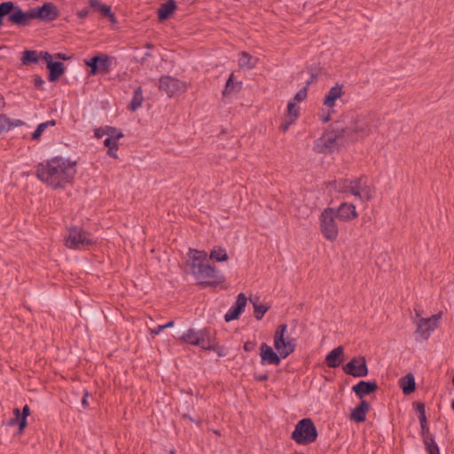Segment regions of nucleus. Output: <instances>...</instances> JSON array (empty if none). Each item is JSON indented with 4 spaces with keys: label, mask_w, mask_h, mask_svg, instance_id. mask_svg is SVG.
Wrapping results in <instances>:
<instances>
[{
    "label": "nucleus",
    "mask_w": 454,
    "mask_h": 454,
    "mask_svg": "<svg viewBox=\"0 0 454 454\" xmlns=\"http://www.w3.org/2000/svg\"><path fill=\"white\" fill-rule=\"evenodd\" d=\"M76 164L75 160L55 157L40 163L36 168V176L54 189L63 188L73 181L76 174Z\"/></svg>",
    "instance_id": "obj_1"
},
{
    "label": "nucleus",
    "mask_w": 454,
    "mask_h": 454,
    "mask_svg": "<svg viewBox=\"0 0 454 454\" xmlns=\"http://www.w3.org/2000/svg\"><path fill=\"white\" fill-rule=\"evenodd\" d=\"M377 116L373 113H347L339 121L340 134L349 141H358L367 137L377 127Z\"/></svg>",
    "instance_id": "obj_2"
},
{
    "label": "nucleus",
    "mask_w": 454,
    "mask_h": 454,
    "mask_svg": "<svg viewBox=\"0 0 454 454\" xmlns=\"http://www.w3.org/2000/svg\"><path fill=\"white\" fill-rule=\"evenodd\" d=\"M59 12L58 7L51 3H45L41 7L32 9L30 12H25L20 8H17L12 12L9 20L17 25H27L31 19H38L43 21H52L59 17Z\"/></svg>",
    "instance_id": "obj_3"
},
{
    "label": "nucleus",
    "mask_w": 454,
    "mask_h": 454,
    "mask_svg": "<svg viewBox=\"0 0 454 454\" xmlns=\"http://www.w3.org/2000/svg\"><path fill=\"white\" fill-rule=\"evenodd\" d=\"M336 189L342 192H350L362 201H369L375 193V187L370 179L365 176H361L353 180H340L334 183Z\"/></svg>",
    "instance_id": "obj_4"
},
{
    "label": "nucleus",
    "mask_w": 454,
    "mask_h": 454,
    "mask_svg": "<svg viewBox=\"0 0 454 454\" xmlns=\"http://www.w3.org/2000/svg\"><path fill=\"white\" fill-rule=\"evenodd\" d=\"M191 273L201 284H208L207 279L222 280L223 277L219 276L215 269L210 265L207 257H191L187 262Z\"/></svg>",
    "instance_id": "obj_5"
},
{
    "label": "nucleus",
    "mask_w": 454,
    "mask_h": 454,
    "mask_svg": "<svg viewBox=\"0 0 454 454\" xmlns=\"http://www.w3.org/2000/svg\"><path fill=\"white\" fill-rule=\"evenodd\" d=\"M291 437L300 445H308L317 440V430L310 419H302L295 425Z\"/></svg>",
    "instance_id": "obj_6"
},
{
    "label": "nucleus",
    "mask_w": 454,
    "mask_h": 454,
    "mask_svg": "<svg viewBox=\"0 0 454 454\" xmlns=\"http://www.w3.org/2000/svg\"><path fill=\"white\" fill-rule=\"evenodd\" d=\"M180 340L190 345L199 346L202 349H215L210 331L207 328L201 330L189 328L182 334Z\"/></svg>",
    "instance_id": "obj_7"
},
{
    "label": "nucleus",
    "mask_w": 454,
    "mask_h": 454,
    "mask_svg": "<svg viewBox=\"0 0 454 454\" xmlns=\"http://www.w3.org/2000/svg\"><path fill=\"white\" fill-rule=\"evenodd\" d=\"M441 315H434L428 318L421 317L420 311L415 309L413 323L416 325V340H425L429 338L431 333L438 327Z\"/></svg>",
    "instance_id": "obj_8"
},
{
    "label": "nucleus",
    "mask_w": 454,
    "mask_h": 454,
    "mask_svg": "<svg viewBox=\"0 0 454 454\" xmlns=\"http://www.w3.org/2000/svg\"><path fill=\"white\" fill-rule=\"evenodd\" d=\"M286 332L287 325H280L274 333V348L283 359L291 355L296 346L294 339L289 338L288 336L286 337Z\"/></svg>",
    "instance_id": "obj_9"
},
{
    "label": "nucleus",
    "mask_w": 454,
    "mask_h": 454,
    "mask_svg": "<svg viewBox=\"0 0 454 454\" xmlns=\"http://www.w3.org/2000/svg\"><path fill=\"white\" fill-rule=\"evenodd\" d=\"M340 123L337 121L335 128L331 131L325 132L315 144V150L317 153H328L334 151L338 146V140L345 138L340 134Z\"/></svg>",
    "instance_id": "obj_10"
},
{
    "label": "nucleus",
    "mask_w": 454,
    "mask_h": 454,
    "mask_svg": "<svg viewBox=\"0 0 454 454\" xmlns=\"http://www.w3.org/2000/svg\"><path fill=\"white\" fill-rule=\"evenodd\" d=\"M336 214L333 208H325L320 215V230L328 240H334L338 236V226L335 221Z\"/></svg>",
    "instance_id": "obj_11"
},
{
    "label": "nucleus",
    "mask_w": 454,
    "mask_h": 454,
    "mask_svg": "<svg viewBox=\"0 0 454 454\" xmlns=\"http://www.w3.org/2000/svg\"><path fill=\"white\" fill-rule=\"evenodd\" d=\"M159 89L171 98L184 93L187 90V84L176 78L167 75L160 79Z\"/></svg>",
    "instance_id": "obj_12"
},
{
    "label": "nucleus",
    "mask_w": 454,
    "mask_h": 454,
    "mask_svg": "<svg viewBox=\"0 0 454 454\" xmlns=\"http://www.w3.org/2000/svg\"><path fill=\"white\" fill-rule=\"evenodd\" d=\"M91 243L89 234L78 227L68 230L65 245L69 248H80Z\"/></svg>",
    "instance_id": "obj_13"
},
{
    "label": "nucleus",
    "mask_w": 454,
    "mask_h": 454,
    "mask_svg": "<svg viewBox=\"0 0 454 454\" xmlns=\"http://www.w3.org/2000/svg\"><path fill=\"white\" fill-rule=\"evenodd\" d=\"M345 373L354 377H365L368 374L366 360L364 356L353 357L343 366Z\"/></svg>",
    "instance_id": "obj_14"
},
{
    "label": "nucleus",
    "mask_w": 454,
    "mask_h": 454,
    "mask_svg": "<svg viewBox=\"0 0 454 454\" xmlns=\"http://www.w3.org/2000/svg\"><path fill=\"white\" fill-rule=\"evenodd\" d=\"M260 356H261V364H272L278 365L281 362L282 357L278 353V351H274L273 348L267 345L266 343H262L260 347Z\"/></svg>",
    "instance_id": "obj_15"
},
{
    "label": "nucleus",
    "mask_w": 454,
    "mask_h": 454,
    "mask_svg": "<svg viewBox=\"0 0 454 454\" xmlns=\"http://www.w3.org/2000/svg\"><path fill=\"white\" fill-rule=\"evenodd\" d=\"M247 299L246 295L243 293H240L238 295L235 303L231 306L229 310L224 315V320L226 322H230L237 319L239 317V315L243 312L247 304Z\"/></svg>",
    "instance_id": "obj_16"
},
{
    "label": "nucleus",
    "mask_w": 454,
    "mask_h": 454,
    "mask_svg": "<svg viewBox=\"0 0 454 454\" xmlns=\"http://www.w3.org/2000/svg\"><path fill=\"white\" fill-rule=\"evenodd\" d=\"M343 95V85L337 83L329 90L324 98L323 104L327 108H332L335 106L337 99H340Z\"/></svg>",
    "instance_id": "obj_17"
},
{
    "label": "nucleus",
    "mask_w": 454,
    "mask_h": 454,
    "mask_svg": "<svg viewBox=\"0 0 454 454\" xmlns=\"http://www.w3.org/2000/svg\"><path fill=\"white\" fill-rule=\"evenodd\" d=\"M378 389V385L375 381L361 380L352 387L353 392L359 398H363L366 395H370Z\"/></svg>",
    "instance_id": "obj_18"
},
{
    "label": "nucleus",
    "mask_w": 454,
    "mask_h": 454,
    "mask_svg": "<svg viewBox=\"0 0 454 454\" xmlns=\"http://www.w3.org/2000/svg\"><path fill=\"white\" fill-rule=\"evenodd\" d=\"M14 418L11 419L10 425L19 424V431L21 433L27 427V418L30 414V409L28 405H25L22 409V414L20 417V411L18 408L13 410Z\"/></svg>",
    "instance_id": "obj_19"
},
{
    "label": "nucleus",
    "mask_w": 454,
    "mask_h": 454,
    "mask_svg": "<svg viewBox=\"0 0 454 454\" xmlns=\"http://www.w3.org/2000/svg\"><path fill=\"white\" fill-rule=\"evenodd\" d=\"M344 348L339 346L330 351L325 356V364L330 368L338 367L343 361Z\"/></svg>",
    "instance_id": "obj_20"
},
{
    "label": "nucleus",
    "mask_w": 454,
    "mask_h": 454,
    "mask_svg": "<svg viewBox=\"0 0 454 454\" xmlns=\"http://www.w3.org/2000/svg\"><path fill=\"white\" fill-rule=\"evenodd\" d=\"M335 214L337 217L343 221L351 220L357 216L356 207L348 203H342Z\"/></svg>",
    "instance_id": "obj_21"
},
{
    "label": "nucleus",
    "mask_w": 454,
    "mask_h": 454,
    "mask_svg": "<svg viewBox=\"0 0 454 454\" xmlns=\"http://www.w3.org/2000/svg\"><path fill=\"white\" fill-rule=\"evenodd\" d=\"M370 409L369 403L362 400L358 406L352 410L350 419L356 422H364L366 419V413Z\"/></svg>",
    "instance_id": "obj_22"
},
{
    "label": "nucleus",
    "mask_w": 454,
    "mask_h": 454,
    "mask_svg": "<svg viewBox=\"0 0 454 454\" xmlns=\"http://www.w3.org/2000/svg\"><path fill=\"white\" fill-rule=\"evenodd\" d=\"M90 5L99 12L102 15L108 17L111 22L115 23L116 20L114 13L111 11V7L105 4H102L98 0H89Z\"/></svg>",
    "instance_id": "obj_23"
},
{
    "label": "nucleus",
    "mask_w": 454,
    "mask_h": 454,
    "mask_svg": "<svg viewBox=\"0 0 454 454\" xmlns=\"http://www.w3.org/2000/svg\"><path fill=\"white\" fill-rule=\"evenodd\" d=\"M47 68L50 71L48 77L50 82L58 81L60 78V76L65 73L64 64L59 61H55L52 64H50V66H48Z\"/></svg>",
    "instance_id": "obj_24"
},
{
    "label": "nucleus",
    "mask_w": 454,
    "mask_h": 454,
    "mask_svg": "<svg viewBox=\"0 0 454 454\" xmlns=\"http://www.w3.org/2000/svg\"><path fill=\"white\" fill-rule=\"evenodd\" d=\"M176 4L175 0H168L162 4L158 10V17L160 20H167L170 14L176 10Z\"/></svg>",
    "instance_id": "obj_25"
},
{
    "label": "nucleus",
    "mask_w": 454,
    "mask_h": 454,
    "mask_svg": "<svg viewBox=\"0 0 454 454\" xmlns=\"http://www.w3.org/2000/svg\"><path fill=\"white\" fill-rule=\"evenodd\" d=\"M104 135H107L108 137H114L115 138H121L123 137V133L121 130L111 126H106L104 128L95 129V137L97 138H101Z\"/></svg>",
    "instance_id": "obj_26"
},
{
    "label": "nucleus",
    "mask_w": 454,
    "mask_h": 454,
    "mask_svg": "<svg viewBox=\"0 0 454 454\" xmlns=\"http://www.w3.org/2000/svg\"><path fill=\"white\" fill-rule=\"evenodd\" d=\"M258 61V58L250 55L247 51H243L239 59V66L241 68L252 69L257 65Z\"/></svg>",
    "instance_id": "obj_27"
},
{
    "label": "nucleus",
    "mask_w": 454,
    "mask_h": 454,
    "mask_svg": "<svg viewBox=\"0 0 454 454\" xmlns=\"http://www.w3.org/2000/svg\"><path fill=\"white\" fill-rule=\"evenodd\" d=\"M23 124V121L17 120L12 121L5 114H0V134L9 131L13 127H19Z\"/></svg>",
    "instance_id": "obj_28"
},
{
    "label": "nucleus",
    "mask_w": 454,
    "mask_h": 454,
    "mask_svg": "<svg viewBox=\"0 0 454 454\" xmlns=\"http://www.w3.org/2000/svg\"><path fill=\"white\" fill-rule=\"evenodd\" d=\"M400 384L404 395H410L415 389V380L411 374L401 379Z\"/></svg>",
    "instance_id": "obj_29"
},
{
    "label": "nucleus",
    "mask_w": 454,
    "mask_h": 454,
    "mask_svg": "<svg viewBox=\"0 0 454 454\" xmlns=\"http://www.w3.org/2000/svg\"><path fill=\"white\" fill-rule=\"evenodd\" d=\"M422 438L428 454H440L438 445L431 434H427Z\"/></svg>",
    "instance_id": "obj_30"
},
{
    "label": "nucleus",
    "mask_w": 454,
    "mask_h": 454,
    "mask_svg": "<svg viewBox=\"0 0 454 454\" xmlns=\"http://www.w3.org/2000/svg\"><path fill=\"white\" fill-rule=\"evenodd\" d=\"M418 411L419 412V420L420 427H421V434H422V436H425V434H431V433L429 432V428L427 427V416H426V412H425V406L423 403H418Z\"/></svg>",
    "instance_id": "obj_31"
},
{
    "label": "nucleus",
    "mask_w": 454,
    "mask_h": 454,
    "mask_svg": "<svg viewBox=\"0 0 454 454\" xmlns=\"http://www.w3.org/2000/svg\"><path fill=\"white\" fill-rule=\"evenodd\" d=\"M143 101H144V97H143L142 88L137 87L134 91L132 100L129 106V109L132 112L136 111L137 109H138L141 106Z\"/></svg>",
    "instance_id": "obj_32"
},
{
    "label": "nucleus",
    "mask_w": 454,
    "mask_h": 454,
    "mask_svg": "<svg viewBox=\"0 0 454 454\" xmlns=\"http://www.w3.org/2000/svg\"><path fill=\"white\" fill-rule=\"evenodd\" d=\"M120 138H115L114 137H107L104 141L105 146L108 148V155L113 158H117L116 151L118 150V140Z\"/></svg>",
    "instance_id": "obj_33"
},
{
    "label": "nucleus",
    "mask_w": 454,
    "mask_h": 454,
    "mask_svg": "<svg viewBox=\"0 0 454 454\" xmlns=\"http://www.w3.org/2000/svg\"><path fill=\"white\" fill-rule=\"evenodd\" d=\"M22 64H36L39 61V53L36 51L27 50L21 58Z\"/></svg>",
    "instance_id": "obj_34"
},
{
    "label": "nucleus",
    "mask_w": 454,
    "mask_h": 454,
    "mask_svg": "<svg viewBox=\"0 0 454 454\" xmlns=\"http://www.w3.org/2000/svg\"><path fill=\"white\" fill-rule=\"evenodd\" d=\"M56 125V121L51 120L45 122L40 123L35 132L31 136L32 140H39L41 138V136L43 132L48 128V127H53Z\"/></svg>",
    "instance_id": "obj_35"
},
{
    "label": "nucleus",
    "mask_w": 454,
    "mask_h": 454,
    "mask_svg": "<svg viewBox=\"0 0 454 454\" xmlns=\"http://www.w3.org/2000/svg\"><path fill=\"white\" fill-rule=\"evenodd\" d=\"M18 7H15L13 3L12 2H3L1 4H0V27L2 26L3 24V21H2V18L5 15H8L9 16L14 12V11L17 9Z\"/></svg>",
    "instance_id": "obj_36"
},
{
    "label": "nucleus",
    "mask_w": 454,
    "mask_h": 454,
    "mask_svg": "<svg viewBox=\"0 0 454 454\" xmlns=\"http://www.w3.org/2000/svg\"><path fill=\"white\" fill-rule=\"evenodd\" d=\"M99 60L98 64V72L107 73L109 71L111 60L108 56L101 55L98 56Z\"/></svg>",
    "instance_id": "obj_37"
},
{
    "label": "nucleus",
    "mask_w": 454,
    "mask_h": 454,
    "mask_svg": "<svg viewBox=\"0 0 454 454\" xmlns=\"http://www.w3.org/2000/svg\"><path fill=\"white\" fill-rule=\"evenodd\" d=\"M300 108L295 105L294 101H290L287 105V119L296 120L299 116Z\"/></svg>",
    "instance_id": "obj_38"
},
{
    "label": "nucleus",
    "mask_w": 454,
    "mask_h": 454,
    "mask_svg": "<svg viewBox=\"0 0 454 454\" xmlns=\"http://www.w3.org/2000/svg\"><path fill=\"white\" fill-rule=\"evenodd\" d=\"M267 310L268 307L265 305L254 303V316L257 320H261Z\"/></svg>",
    "instance_id": "obj_39"
},
{
    "label": "nucleus",
    "mask_w": 454,
    "mask_h": 454,
    "mask_svg": "<svg viewBox=\"0 0 454 454\" xmlns=\"http://www.w3.org/2000/svg\"><path fill=\"white\" fill-rule=\"evenodd\" d=\"M99 58L95 56L88 60H85V64L90 67V74H96L98 73V62Z\"/></svg>",
    "instance_id": "obj_40"
},
{
    "label": "nucleus",
    "mask_w": 454,
    "mask_h": 454,
    "mask_svg": "<svg viewBox=\"0 0 454 454\" xmlns=\"http://www.w3.org/2000/svg\"><path fill=\"white\" fill-rule=\"evenodd\" d=\"M235 90V83L233 82V74H231L229 79L227 80L225 88L223 91V95L230 94Z\"/></svg>",
    "instance_id": "obj_41"
},
{
    "label": "nucleus",
    "mask_w": 454,
    "mask_h": 454,
    "mask_svg": "<svg viewBox=\"0 0 454 454\" xmlns=\"http://www.w3.org/2000/svg\"><path fill=\"white\" fill-rule=\"evenodd\" d=\"M307 95H308V89H307V86L303 87L302 89H301L294 96V101H297V102H301V101H303L306 98H307Z\"/></svg>",
    "instance_id": "obj_42"
},
{
    "label": "nucleus",
    "mask_w": 454,
    "mask_h": 454,
    "mask_svg": "<svg viewBox=\"0 0 454 454\" xmlns=\"http://www.w3.org/2000/svg\"><path fill=\"white\" fill-rule=\"evenodd\" d=\"M40 57L46 62L47 67L54 62L52 55L50 54L48 51H41L39 53V58Z\"/></svg>",
    "instance_id": "obj_43"
},
{
    "label": "nucleus",
    "mask_w": 454,
    "mask_h": 454,
    "mask_svg": "<svg viewBox=\"0 0 454 454\" xmlns=\"http://www.w3.org/2000/svg\"><path fill=\"white\" fill-rule=\"evenodd\" d=\"M209 255H227V252L222 247H216L210 251Z\"/></svg>",
    "instance_id": "obj_44"
},
{
    "label": "nucleus",
    "mask_w": 454,
    "mask_h": 454,
    "mask_svg": "<svg viewBox=\"0 0 454 454\" xmlns=\"http://www.w3.org/2000/svg\"><path fill=\"white\" fill-rule=\"evenodd\" d=\"M294 122V120L287 119V117H286L285 121L280 125V129L286 132L289 129L290 125L293 124Z\"/></svg>",
    "instance_id": "obj_45"
},
{
    "label": "nucleus",
    "mask_w": 454,
    "mask_h": 454,
    "mask_svg": "<svg viewBox=\"0 0 454 454\" xmlns=\"http://www.w3.org/2000/svg\"><path fill=\"white\" fill-rule=\"evenodd\" d=\"M34 83L36 88L41 89L44 84V81L42 79L41 76L35 74L34 75Z\"/></svg>",
    "instance_id": "obj_46"
},
{
    "label": "nucleus",
    "mask_w": 454,
    "mask_h": 454,
    "mask_svg": "<svg viewBox=\"0 0 454 454\" xmlns=\"http://www.w3.org/2000/svg\"><path fill=\"white\" fill-rule=\"evenodd\" d=\"M254 346H255V343L253 342V341H247L245 342L244 344V349L247 351V352H251L254 350Z\"/></svg>",
    "instance_id": "obj_47"
},
{
    "label": "nucleus",
    "mask_w": 454,
    "mask_h": 454,
    "mask_svg": "<svg viewBox=\"0 0 454 454\" xmlns=\"http://www.w3.org/2000/svg\"><path fill=\"white\" fill-rule=\"evenodd\" d=\"M215 349H212L213 351L216 352L219 356H226V351L223 348L216 346L215 344Z\"/></svg>",
    "instance_id": "obj_48"
},
{
    "label": "nucleus",
    "mask_w": 454,
    "mask_h": 454,
    "mask_svg": "<svg viewBox=\"0 0 454 454\" xmlns=\"http://www.w3.org/2000/svg\"><path fill=\"white\" fill-rule=\"evenodd\" d=\"M88 397H89V392L85 391L84 394H83L82 399V405L84 408L89 407Z\"/></svg>",
    "instance_id": "obj_49"
},
{
    "label": "nucleus",
    "mask_w": 454,
    "mask_h": 454,
    "mask_svg": "<svg viewBox=\"0 0 454 454\" xmlns=\"http://www.w3.org/2000/svg\"><path fill=\"white\" fill-rule=\"evenodd\" d=\"M88 14H89V9H87V8H84V9H82V10H81V11H79V12H77V16H78L80 19H84V18H86V17L88 16Z\"/></svg>",
    "instance_id": "obj_50"
},
{
    "label": "nucleus",
    "mask_w": 454,
    "mask_h": 454,
    "mask_svg": "<svg viewBox=\"0 0 454 454\" xmlns=\"http://www.w3.org/2000/svg\"><path fill=\"white\" fill-rule=\"evenodd\" d=\"M192 254H200V255L207 256V254L205 251H198L196 249L189 248L188 255H192Z\"/></svg>",
    "instance_id": "obj_51"
},
{
    "label": "nucleus",
    "mask_w": 454,
    "mask_h": 454,
    "mask_svg": "<svg viewBox=\"0 0 454 454\" xmlns=\"http://www.w3.org/2000/svg\"><path fill=\"white\" fill-rule=\"evenodd\" d=\"M165 329V326L163 325H160L154 329L152 330L153 334H159Z\"/></svg>",
    "instance_id": "obj_52"
},
{
    "label": "nucleus",
    "mask_w": 454,
    "mask_h": 454,
    "mask_svg": "<svg viewBox=\"0 0 454 454\" xmlns=\"http://www.w3.org/2000/svg\"><path fill=\"white\" fill-rule=\"evenodd\" d=\"M55 58H56V59H63V60H67V59H69V57H68V56H67V55H66V54H64V53H57V54H55Z\"/></svg>",
    "instance_id": "obj_53"
},
{
    "label": "nucleus",
    "mask_w": 454,
    "mask_h": 454,
    "mask_svg": "<svg viewBox=\"0 0 454 454\" xmlns=\"http://www.w3.org/2000/svg\"><path fill=\"white\" fill-rule=\"evenodd\" d=\"M256 380H259V381L267 380H268V375H266V374L258 375V376H256Z\"/></svg>",
    "instance_id": "obj_54"
},
{
    "label": "nucleus",
    "mask_w": 454,
    "mask_h": 454,
    "mask_svg": "<svg viewBox=\"0 0 454 454\" xmlns=\"http://www.w3.org/2000/svg\"><path fill=\"white\" fill-rule=\"evenodd\" d=\"M4 106H5L4 98V97L0 94V109H2L3 107H4Z\"/></svg>",
    "instance_id": "obj_55"
},
{
    "label": "nucleus",
    "mask_w": 454,
    "mask_h": 454,
    "mask_svg": "<svg viewBox=\"0 0 454 454\" xmlns=\"http://www.w3.org/2000/svg\"><path fill=\"white\" fill-rule=\"evenodd\" d=\"M210 259L215 258L217 262H225L229 257H209Z\"/></svg>",
    "instance_id": "obj_56"
},
{
    "label": "nucleus",
    "mask_w": 454,
    "mask_h": 454,
    "mask_svg": "<svg viewBox=\"0 0 454 454\" xmlns=\"http://www.w3.org/2000/svg\"><path fill=\"white\" fill-rule=\"evenodd\" d=\"M163 325L165 326V329L170 328V327L174 326V321H169V322H168L167 324H165Z\"/></svg>",
    "instance_id": "obj_57"
},
{
    "label": "nucleus",
    "mask_w": 454,
    "mask_h": 454,
    "mask_svg": "<svg viewBox=\"0 0 454 454\" xmlns=\"http://www.w3.org/2000/svg\"><path fill=\"white\" fill-rule=\"evenodd\" d=\"M324 122H327L330 121V117L329 116H326L325 118L322 119Z\"/></svg>",
    "instance_id": "obj_58"
},
{
    "label": "nucleus",
    "mask_w": 454,
    "mask_h": 454,
    "mask_svg": "<svg viewBox=\"0 0 454 454\" xmlns=\"http://www.w3.org/2000/svg\"><path fill=\"white\" fill-rule=\"evenodd\" d=\"M451 408H452V409H453V411H454V400H452V402H451Z\"/></svg>",
    "instance_id": "obj_59"
},
{
    "label": "nucleus",
    "mask_w": 454,
    "mask_h": 454,
    "mask_svg": "<svg viewBox=\"0 0 454 454\" xmlns=\"http://www.w3.org/2000/svg\"><path fill=\"white\" fill-rule=\"evenodd\" d=\"M453 385H454V377H453Z\"/></svg>",
    "instance_id": "obj_60"
}]
</instances>
